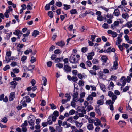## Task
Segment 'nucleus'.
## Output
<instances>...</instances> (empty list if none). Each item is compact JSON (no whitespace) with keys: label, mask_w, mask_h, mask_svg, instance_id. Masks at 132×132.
Wrapping results in <instances>:
<instances>
[{"label":"nucleus","mask_w":132,"mask_h":132,"mask_svg":"<svg viewBox=\"0 0 132 132\" xmlns=\"http://www.w3.org/2000/svg\"><path fill=\"white\" fill-rule=\"evenodd\" d=\"M77 12L76 10L75 9H73L70 11V13L72 14H74Z\"/></svg>","instance_id":"53"},{"label":"nucleus","mask_w":132,"mask_h":132,"mask_svg":"<svg viewBox=\"0 0 132 132\" xmlns=\"http://www.w3.org/2000/svg\"><path fill=\"white\" fill-rule=\"evenodd\" d=\"M51 116H49V117L47 119V123H48L49 125L51 124L52 123V121L51 120Z\"/></svg>","instance_id":"27"},{"label":"nucleus","mask_w":132,"mask_h":132,"mask_svg":"<svg viewBox=\"0 0 132 132\" xmlns=\"http://www.w3.org/2000/svg\"><path fill=\"white\" fill-rule=\"evenodd\" d=\"M63 5L64 6V7L63 8L64 9L66 10H68L70 9L71 7V6L70 5H68L64 4Z\"/></svg>","instance_id":"30"},{"label":"nucleus","mask_w":132,"mask_h":132,"mask_svg":"<svg viewBox=\"0 0 132 132\" xmlns=\"http://www.w3.org/2000/svg\"><path fill=\"white\" fill-rule=\"evenodd\" d=\"M10 68V67L9 65H7L3 68V70L4 71H6L8 69Z\"/></svg>","instance_id":"60"},{"label":"nucleus","mask_w":132,"mask_h":132,"mask_svg":"<svg viewBox=\"0 0 132 132\" xmlns=\"http://www.w3.org/2000/svg\"><path fill=\"white\" fill-rule=\"evenodd\" d=\"M51 118L52 119V121L53 122L55 121L57 119L56 117L55 116H51Z\"/></svg>","instance_id":"62"},{"label":"nucleus","mask_w":132,"mask_h":132,"mask_svg":"<svg viewBox=\"0 0 132 132\" xmlns=\"http://www.w3.org/2000/svg\"><path fill=\"white\" fill-rule=\"evenodd\" d=\"M39 32L38 31L35 30L33 32L32 35L35 37H36L37 35H39Z\"/></svg>","instance_id":"21"},{"label":"nucleus","mask_w":132,"mask_h":132,"mask_svg":"<svg viewBox=\"0 0 132 132\" xmlns=\"http://www.w3.org/2000/svg\"><path fill=\"white\" fill-rule=\"evenodd\" d=\"M106 104L110 106V110L112 111L114 109V108L113 107V104L114 103H112V102L111 103V102L110 103H109V104H108L107 102L106 101Z\"/></svg>","instance_id":"17"},{"label":"nucleus","mask_w":132,"mask_h":132,"mask_svg":"<svg viewBox=\"0 0 132 132\" xmlns=\"http://www.w3.org/2000/svg\"><path fill=\"white\" fill-rule=\"evenodd\" d=\"M76 111L73 109L70 110L69 112V114L70 115H72L74 114Z\"/></svg>","instance_id":"47"},{"label":"nucleus","mask_w":132,"mask_h":132,"mask_svg":"<svg viewBox=\"0 0 132 132\" xmlns=\"http://www.w3.org/2000/svg\"><path fill=\"white\" fill-rule=\"evenodd\" d=\"M93 109V108L92 106L91 105H89L88 106L87 108L86 109V110L87 111L89 112L90 110H92Z\"/></svg>","instance_id":"35"},{"label":"nucleus","mask_w":132,"mask_h":132,"mask_svg":"<svg viewBox=\"0 0 132 132\" xmlns=\"http://www.w3.org/2000/svg\"><path fill=\"white\" fill-rule=\"evenodd\" d=\"M99 85L101 89L103 91H105V86L103 84L100 83Z\"/></svg>","instance_id":"14"},{"label":"nucleus","mask_w":132,"mask_h":132,"mask_svg":"<svg viewBox=\"0 0 132 132\" xmlns=\"http://www.w3.org/2000/svg\"><path fill=\"white\" fill-rule=\"evenodd\" d=\"M129 89V87L128 86H126L123 88V92H125Z\"/></svg>","instance_id":"55"},{"label":"nucleus","mask_w":132,"mask_h":132,"mask_svg":"<svg viewBox=\"0 0 132 132\" xmlns=\"http://www.w3.org/2000/svg\"><path fill=\"white\" fill-rule=\"evenodd\" d=\"M88 121L89 123H90L89 124H92L94 122V120L93 119L89 118L88 119Z\"/></svg>","instance_id":"49"},{"label":"nucleus","mask_w":132,"mask_h":132,"mask_svg":"<svg viewBox=\"0 0 132 132\" xmlns=\"http://www.w3.org/2000/svg\"><path fill=\"white\" fill-rule=\"evenodd\" d=\"M28 125L27 121L25 120L24 121V123L22 124L21 125V127H24L27 126Z\"/></svg>","instance_id":"44"},{"label":"nucleus","mask_w":132,"mask_h":132,"mask_svg":"<svg viewBox=\"0 0 132 132\" xmlns=\"http://www.w3.org/2000/svg\"><path fill=\"white\" fill-rule=\"evenodd\" d=\"M61 52V51L59 49H56L54 51V53L56 54H58Z\"/></svg>","instance_id":"41"},{"label":"nucleus","mask_w":132,"mask_h":132,"mask_svg":"<svg viewBox=\"0 0 132 132\" xmlns=\"http://www.w3.org/2000/svg\"><path fill=\"white\" fill-rule=\"evenodd\" d=\"M35 65H30L26 68V70L28 71H31L32 69H34L35 68Z\"/></svg>","instance_id":"15"},{"label":"nucleus","mask_w":132,"mask_h":132,"mask_svg":"<svg viewBox=\"0 0 132 132\" xmlns=\"http://www.w3.org/2000/svg\"><path fill=\"white\" fill-rule=\"evenodd\" d=\"M92 63L94 64H96L98 63V61L97 59H93L92 61Z\"/></svg>","instance_id":"54"},{"label":"nucleus","mask_w":132,"mask_h":132,"mask_svg":"<svg viewBox=\"0 0 132 132\" xmlns=\"http://www.w3.org/2000/svg\"><path fill=\"white\" fill-rule=\"evenodd\" d=\"M87 30V29L85 28L84 26L82 27L80 29V31L82 32H85Z\"/></svg>","instance_id":"50"},{"label":"nucleus","mask_w":132,"mask_h":132,"mask_svg":"<svg viewBox=\"0 0 132 132\" xmlns=\"http://www.w3.org/2000/svg\"><path fill=\"white\" fill-rule=\"evenodd\" d=\"M8 120V119L6 117H4L3 118L2 120L1 121L2 122H3L5 123L7 122Z\"/></svg>","instance_id":"34"},{"label":"nucleus","mask_w":132,"mask_h":132,"mask_svg":"<svg viewBox=\"0 0 132 132\" xmlns=\"http://www.w3.org/2000/svg\"><path fill=\"white\" fill-rule=\"evenodd\" d=\"M49 129L51 132H56L55 129L52 127L50 126Z\"/></svg>","instance_id":"48"},{"label":"nucleus","mask_w":132,"mask_h":132,"mask_svg":"<svg viewBox=\"0 0 132 132\" xmlns=\"http://www.w3.org/2000/svg\"><path fill=\"white\" fill-rule=\"evenodd\" d=\"M42 80L44 82L43 85L45 86L46 85L47 83V80L46 78L45 77H43L42 78Z\"/></svg>","instance_id":"26"},{"label":"nucleus","mask_w":132,"mask_h":132,"mask_svg":"<svg viewBox=\"0 0 132 132\" xmlns=\"http://www.w3.org/2000/svg\"><path fill=\"white\" fill-rule=\"evenodd\" d=\"M50 105L51 106V109L52 110L56 108V106L53 103L50 104Z\"/></svg>","instance_id":"51"},{"label":"nucleus","mask_w":132,"mask_h":132,"mask_svg":"<svg viewBox=\"0 0 132 132\" xmlns=\"http://www.w3.org/2000/svg\"><path fill=\"white\" fill-rule=\"evenodd\" d=\"M69 60L71 63H76L78 62L77 59H76L75 56L73 54H72L70 57Z\"/></svg>","instance_id":"2"},{"label":"nucleus","mask_w":132,"mask_h":132,"mask_svg":"<svg viewBox=\"0 0 132 132\" xmlns=\"http://www.w3.org/2000/svg\"><path fill=\"white\" fill-rule=\"evenodd\" d=\"M62 128L60 126H57L55 129L56 132H61L62 131Z\"/></svg>","instance_id":"9"},{"label":"nucleus","mask_w":132,"mask_h":132,"mask_svg":"<svg viewBox=\"0 0 132 132\" xmlns=\"http://www.w3.org/2000/svg\"><path fill=\"white\" fill-rule=\"evenodd\" d=\"M80 112L84 114L86 113V110L84 108V107H82V110H81Z\"/></svg>","instance_id":"52"},{"label":"nucleus","mask_w":132,"mask_h":132,"mask_svg":"<svg viewBox=\"0 0 132 132\" xmlns=\"http://www.w3.org/2000/svg\"><path fill=\"white\" fill-rule=\"evenodd\" d=\"M15 93L14 92H11L9 96V100L10 101H13L15 97Z\"/></svg>","instance_id":"8"},{"label":"nucleus","mask_w":132,"mask_h":132,"mask_svg":"<svg viewBox=\"0 0 132 132\" xmlns=\"http://www.w3.org/2000/svg\"><path fill=\"white\" fill-rule=\"evenodd\" d=\"M71 124L68 123L67 121H64L62 124V126L65 128H68L70 126Z\"/></svg>","instance_id":"10"},{"label":"nucleus","mask_w":132,"mask_h":132,"mask_svg":"<svg viewBox=\"0 0 132 132\" xmlns=\"http://www.w3.org/2000/svg\"><path fill=\"white\" fill-rule=\"evenodd\" d=\"M104 103V101L103 99H100L97 101V104L100 105H102Z\"/></svg>","instance_id":"28"},{"label":"nucleus","mask_w":132,"mask_h":132,"mask_svg":"<svg viewBox=\"0 0 132 132\" xmlns=\"http://www.w3.org/2000/svg\"><path fill=\"white\" fill-rule=\"evenodd\" d=\"M10 84L11 85H13L15 86L16 85L17 83L15 81H14L10 82Z\"/></svg>","instance_id":"58"},{"label":"nucleus","mask_w":132,"mask_h":132,"mask_svg":"<svg viewBox=\"0 0 132 132\" xmlns=\"http://www.w3.org/2000/svg\"><path fill=\"white\" fill-rule=\"evenodd\" d=\"M107 32L109 34H111L112 35V37H116L117 35V34L116 32L114 31H112L111 30H109Z\"/></svg>","instance_id":"6"},{"label":"nucleus","mask_w":132,"mask_h":132,"mask_svg":"<svg viewBox=\"0 0 132 132\" xmlns=\"http://www.w3.org/2000/svg\"><path fill=\"white\" fill-rule=\"evenodd\" d=\"M48 15L51 18H52L53 17V13L52 11H50L48 12Z\"/></svg>","instance_id":"46"},{"label":"nucleus","mask_w":132,"mask_h":132,"mask_svg":"<svg viewBox=\"0 0 132 132\" xmlns=\"http://www.w3.org/2000/svg\"><path fill=\"white\" fill-rule=\"evenodd\" d=\"M53 114L54 115L53 116H55L56 117H58L59 115V112L57 111H54L53 113Z\"/></svg>","instance_id":"40"},{"label":"nucleus","mask_w":132,"mask_h":132,"mask_svg":"<svg viewBox=\"0 0 132 132\" xmlns=\"http://www.w3.org/2000/svg\"><path fill=\"white\" fill-rule=\"evenodd\" d=\"M120 82H122L121 86V88L122 89L123 88L126 83V77L124 76H122L120 79Z\"/></svg>","instance_id":"4"},{"label":"nucleus","mask_w":132,"mask_h":132,"mask_svg":"<svg viewBox=\"0 0 132 132\" xmlns=\"http://www.w3.org/2000/svg\"><path fill=\"white\" fill-rule=\"evenodd\" d=\"M84 99H83L81 98H77V99L76 100V101H75V102H79L80 103H82L84 102Z\"/></svg>","instance_id":"32"},{"label":"nucleus","mask_w":132,"mask_h":132,"mask_svg":"<svg viewBox=\"0 0 132 132\" xmlns=\"http://www.w3.org/2000/svg\"><path fill=\"white\" fill-rule=\"evenodd\" d=\"M113 14H114V15L116 16H118L120 14L119 10L117 9H115L114 11Z\"/></svg>","instance_id":"20"},{"label":"nucleus","mask_w":132,"mask_h":132,"mask_svg":"<svg viewBox=\"0 0 132 132\" xmlns=\"http://www.w3.org/2000/svg\"><path fill=\"white\" fill-rule=\"evenodd\" d=\"M56 5L58 7H61L62 6V3L60 1L57 2L56 3Z\"/></svg>","instance_id":"36"},{"label":"nucleus","mask_w":132,"mask_h":132,"mask_svg":"<svg viewBox=\"0 0 132 132\" xmlns=\"http://www.w3.org/2000/svg\"><path fill=\"white\" fill-rule=\"evenodd\" d=\"M36 61V58L32 56L31 57V60H30V61L32 63H34V62H35Z\"/></svg>","instance_id":"37"},{"label":"nucleus","mask_w":132,"mask_h":132,"mask_svg":"<svg viewBox=\"0 0 132 132\" xmlns=\"http://www.w3.org/2000/svg\"><path fill=\"white\" fill-rule=\"evenodd\" d=\"M72 97L73 98V101L74 102L76 101V100L78 97V92H76L73 93L72 94Z\"/></svg>","instance_id":"7"},{"label":"nucleus","mask_w":132,"mask_h":132,"mask_svg":"<svg viewBox=\"0 0 132 132\" xmlns=\"http://www.w3.org/2000/svg\"><path fill=\"white\" fill-rule=\"evenodd\" d=\"M131 78L129 76H128L126 78V82L127 81L128 82H130L131 81Z\"/></svg>","instance_id":"64"},{"label":"nucleus","mask_w":132,"mask_h":132,"mask_svg":"<svg viewBox=\"0 0 132 132\" xmlns=\"http://www.w3.org/2000/svg\"><path fill=\"white\" fill-rule=\"evenodd\" d=\"M78 78L76 77L73 76L72 77L71 80H72L73 82H76L77 81Z\"/></svg>","instance_id":"42"},{"label":"nucleus","mask_w":132,"mask_h":132,"mask_svg":"<svg viewBox=\"0 0 132 132\" xmlns=\"http://www.w3.org/2000/svg\"><path fill=\"white\" fill-rule=\"evenodd\" d=\"M93 99V97L90 95H88V97H87L86 99L87 101H89L90 100H92Z\"/></svg>","instance_id":"39"},{"label":"nucleus","mask_w":132,"mask_h":132,"mask_svg":"<svg viewBox=\"0 0 132 132\" xmlns=\"http://www.w3.org/2000/svg\"><path fill=\"white\" fill-rule=\"evenodd\" d=\"M117 79V77L114 75H112L111 76V78L110 79L111 80H116Z\"/></svg>","instance_id":"29"},{"label":"nucleus","mask_w":132,"mask_h":132,"mask_svg":"<svg viewBox=\"0 0 132 132\" xmlns=\"http://www.w3.org/2000/svg\"><path fill=\"white\" fill-rule=\"evenodd\" d=\"M104 18L103 17L101 16H98L97 18V19L100 21H102L103 20Z\"/></svg>","instance_id":"38"},{"label":"nucleus","mask_w":132,"mask_h":132,"mask_svg":"<svg viewBox=\"0 0 132 132\" xmlns=\"http://www.w3.org/2000/svg\"><path fill=\"white\" fill-rule=\"evenodd\" d=\"M102 27L104 29H107L108 28V25L107 23H105L103 24Z\"/></svg>","instance_id":"45"},{"label":"nucleus","mask_w":132,"mask_h":132,"mask_svg":"<svg viewBox=\"0 0 132 132\" xmlns=\"http://www.w3.org/2000/svg\"><path fill=\"white\" fill-rule=\"evenodd\" d=\"M28 123L31 126H34V122L35 120V119L34 116L32 115H30L28 118Z\"/></svg>","instance_id":"3"},{"label":"nucleus","mask_w":132,"mask_h":132,"mask_svg":"<svg viewBox=\"0 0 132 132\" xmlns=\"http://www.w3.org/2000/svg\"><path fill=\"white\" fill-rule=\"evenodd\" d=\"M122 17L124 19L128 18L129 16L127 13H124L122 14Z\"/></svg>","instance_id":"25"},{"label":"nucleus","mask_w":132,"mask_h":132,"mask_svg":"<svg viewBox=\"0 0 132 132\" xmlns=\"http://www.w3.org/2000/svg\"><path fill=\"white\" fill-rule=\"evenodd\" d=\"M63 69L65 71L66 73H68L71 72V67L68 65L64 64Z\"/></svg>","instance_id":"5"},{"label":"nucleus","mask_w":132,"mask_h":132,"mask_svg":"<svg viewBox=\"0 0 132 132\" xmlns=\"http://www.w3.org/2000/svg\"><path fill=\"white\" fill-rule=\"evenodd\" d=\"M13 71L15 73H18L19 72V70L18 69L15 68L13 70Z\"/></svg>","instance_id":"61"},{"label":"nucleus","mask_w":132,"mask_h":132,"mask_svg":"<svg viewBox=\"0 0 132 132\" xmlns=\"http://www.w3.org/2000/svg\"><path fill=\"white\" fill-rule=\"evenodd\" d=\"M117 39L118 40L117 41H116V45H118L120 44V43L122 41V39L120 38V37H117Z\"/></svg>","instance_id":"24"},{"label":"nucleus","mask_w":132,"mask_h":132,"mask_svg":"<svg viewBox=\"0 0 132 132\" xmlns=\"http://www.w3.org/2000/svg\"><path fill=\"white\" fill-rule=\"evenodd\" d=\"M101 59L102 61L106 63L108 59V58L106 56H103L101 57Z\"/></svg>","instance_id":"23"},{"label":"nucleus","mask_w":132,"mask_h":132,"mask_svg":"<svg viewBox=\"0 0 132 132\" xmlns=\"http://www.w3.org/2000/svg\"><path fill=\"white\" fill-rule=\"evenodd\" d=\"M14 34L18 36L20 34H22V33L19 30H15V32L13 33Z\"/></svg>","instance_id":"22"},{"label":"nucleus","mask_w":132,"mask_h":132,"mask_svg":"<svg viewBox=\"0 0 132 132\" xmlns=\"http://www.w3.org/2000/svg\"><path fill=\"white\" fill-rule=\"evenodd\" d=\"M65 97L67 98V100H68L69 101L70 100L71 97L69 94L68 93L65 94Z\"/></svg>","instance_id":"31"},{"label":"nucleus","mask_w":132,"mask_h":132,"mask_svg":"<svg viewBox=\"0 0 132 132\" xmlns=\"http://www.w3.org/2000/svg\"><path fill=\"white\" fill-rule=\"evenodd\" d=\"M108 94V96L111 98L112 100L111 101V100H108L106 101L108 103V104H109V103H110L112 102V103H114L115 100L117 98V96L114 94L113 92L111 91H109Z\"/></svg>","instance_id":"1"},{"label":"nucleus","mask_w":132,"mask_h":132,"mask_svg":"<svg viewBox=\"0 0 132 132\" xmlns=\"http://www.w3.org/2000/svg\"><path fill=\"white\" fill-rule=\"evenodd\" d=\"M91 39L92 40V42H94L95 41V37H96V36L95 35H91Z\"/></svg>","instance_id":"56"},{"label":"nucleus","mask_w":132,"mask_h":132,"mask_svg":"<svg viewBox=\"0 0 132 132\" xmlns=\"http://www.w3.org/2000/svg\"><path fill=\"white\" fill-rule=\"evenodd\" d=\"M33 6V4L31 2L28 3L27 6V10H31L32 9V7Z\"/></svg>","instance_id":"18"},{"label":"nucleus","mask_w":132,"mask_h":132,"mask_svg":"<svg viewBox=\"0 0 132 132\" xmlns=\"http://www.w3.org/2000/svg\"><path fill=\"white\" fill-rule=\"evenodd\" d=\"M56 66L60 69L63 67V64L62 63H59L56 64Z\"/></svg>","instance_id":"33"},{"label":"nucleus","mask_w":132,"mask_h":132,"mask_svg":"<svg viewBox=\"0 0 132 132\" xmlns=\"http://www.w3.org/2000/svg\"><path fill=\"white\" fill-rule=\"evenodd\" d=\"M87 129L90 130H93L94 129V127L92 124H89L87 126Z\"/></svg>","instance_id":"11"},{"label":"nucleus","mask_w":132,"mask_h":132,"mask_svg":"<svg viewBox=\"0 0 132 132\" xmlns=\"http://www.w3.org/2000/svg\"><path fill=\"white\" fill-rule=\"evenodd\" d=\"M90 14L92 15H94V13L92 11H86L85 13L83 14V15L85 16H86L87 14Z\"/></svg>","instance_id":"16"},{"label":"nucleus","mask_w":132,"mask_h":132,"mask_svg":"<svg viewBox=\"0 0 132 132\" xmlns=\"http://www.w3.org/2000/svg\"><path fill=\"white\" fill-rule=\"evenodd\" d=\"M104 15V17L105 19H106V18H112L113 17V16L112 14L108 13L107 15Z\"/></svg>","instance_id":"19"},{"label":"nucleus","mask_w":132,"mask_h":132,"mask_svg":"<svg viewBox=\"0 0 132 132\" xmlns=\"http://www.w3.org/2000/svg\"><path fill=\"white\" fill-rule=\"evenodd\" d=\"M88 48L87 47H83L81 49V51L83 52H85L88 50Z\"/></svg>","instance_id":"57"},{"label":"nucleus","mask_w":132,"mask_h":132,"mask_svg":"<svg viewBox=\"0 0 132 132\" xmlns=\"http://www.w3.org/2000/svg\"><path fill=\"white\" fill-rule=\"evenodd\" d=\"M50 9V5L49 4H47L45 7V10H48Z\"/></svg>","instance_id":"59"},{"label":"nucleus","mask_w":132,"mask_h":132,"mask_svg":"<svg viewBox=\"0 0 132 132\" xmlns=\"http://www.w3.org/2000/svg\"><path fill=\"white\" fill-rule=\"evenodd\" d=\"M27 57L26 56H24L21 58V60L22 62H24L26 59Z\"/></svg>","instance_id":"63"},{"label":"nucleus","mask_w":132,"mask_h":132,"mask_svg":"<svg viewBox=\"0 0 132 132\" xmlns=\"http://www.w3.org/2000/svg\"><path fill=\"white\" fill-rule=\"evenodd\" d=\"M78 76L79 78L81 79L82 80L83 78H84V76L83 75H82L81 73H79L78 75Z\"/></svg>","instance_id":"43"},{"label":"nucleus","mask_w":132,"mask_h":132,"mask_svg":"<svg viewBox=\"0 0 132 132\" xmlns=\"http://www.w3.org/2000/svg\"><path fill=\"white\" fill-rule=\"evenodd\" d=\"M56 44L61 47H62L64 45L65 43L63 41H60L56 43Z\"/></svg>","instance_id":"13"},{"label":"nucleus","mask_w":132,"mask_h":132,"mask_svg":"<svg viewBox=\"0 0 132 132\" xmlns=\"http://www.w3.org/2000/svg\"><path fill=\"white\" fill-rule=\"evenodd\" d=\"M75 123L76 127L79 128H80L83 124L81 122L80 123L78 121H76Z\"/></svg>","instance_id":"12"}]
</instances>
